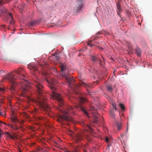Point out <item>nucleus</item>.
<instances>
[{
	"instance_id": "1",
	"label": "nucleus",
	"mask_w": 152,
	"mask_h": 152,
	"mask_svg": "<svg viewBox=\"0 0 152 152\" xmlns=\"http://www.w3.org/2000/svg\"><path fill=\"white\" fill-rule=\"evenodd\" d=\"M24 74V70L22 68H19L14 70L12 73L7 75L6 78L12 85L11 90H14L15 86L19 83L21 86L20 91L22 96H25V94L30 88L29 83L26 81Z\"/></svg>"
},
{
	"instance_id": "2",
	"label": "nucleus",
	"mask_w": 152,
	"mask_h": 152,
	"mask_svg": "<svg viewBox=\"0 0 152 152\" xmlns=\"http://www.w3.org/2000/svg\"><path fill=\"white\" fill-rule=\"evenodd\" d=\"M47 81L49 83L48 87L53 91H52V98L54 100H56L58 104L59 107H57V109L62 113L63 115H60L59 118L63 120L71 122L73 121V118L67 115L69 113L73 114H75L74 109L71 106H68L66 108L67 111L60 109L63 105V102L62 98L60 94H58L54 91L56 89V86L57 85V82L54 79L51 78L49 80L46 79Z\"/></svg>"
},
{
	"instance_id": "3",
	"label": "nucleus",
	"mask_w": 152,
	"mask_h": 152,
	"mask_svg": "<svg viewBox=\"0 0 152 152\" xmlns=\"http://www.w3.org/2000/svg\"><path fill=\"white\" fill-rule=\"evenodd\" d=\"M28 67L30 69L31 73L33 75L34 80L33 83L37 88V91L39 95L36 99H31V100L32 101L36 103L40 107L44 110H47L49 109V107L46 102V99L45 98L46 95L44 93L42 81L38 78L35 72L37 71V67L32 63L28 65Z\"/></svg>"
},
{
	"instance_id": "4",
	"label": "nucleus",
	"mask_w": 152,
	"mask_h": 152,
	"mask_svg": "<svg viewBox=\"0 0 152 152\" xmlns=\"http://www.w3.org/2000/svg\"><path fill=\"white\" fill-rule=\"evenodd\" d=\"M61 70L60 73L61 75L65 78L69 86H70L71 84H72L75 82V80L69 77V73L68 71L66 70L65 65L63 64L61 65Z\"/></svg>"
},
{
	"instance_id": "5",
	"label": "nucleus",
	"mask_w": 152,
	"mask_h": 152,
	"mask_svg": "<svg viewBox=\"0 0 152 152\" xmlns=\"http://www.w3.org/2000/svg\"><path fill=\"white\" fill-rule=\"evenodd\" d=\"M75 107L77 110L81 109L82 111H83L86 115L88 117V113L86 111V110L85 108L82 106L80 104L78 106H75Z\"/></svg>"
},
{
	"instance_id": "6",
	"label": "nucleus",
	"mask_w": 152,
	"mask_h": 152,
	"mask_svg": "<svg viewBox=\"0 0 152 152\" xmlns=\"http://www.w3.org/2000/svg\"><path fill=\"white\" fill-rule=\"evenodd\" d=\"M83 6V3L82 1H80L78 0L77 1V4L76 6V10L77 11L80 10L82 7Z\"/></svg>"
},
{
	"instance_id": "7",
	"label": "nucleus",
	"mask_w": 152,
	"mask_h": 152,
	"mask_svg": "<svg viewBox=\"0 0 152 152\" xmlns=\"http://www.w3.org/2000/svg\"><path fill=\"white\" fill-rule=\"evenodd\" d=\"M83 86L85 88H87V87H90V85L88 84H87L86 83H84L83 82H81L80 83L79 85L78 84H76L75 85V88H77L79 87L80 86Z\"/></svg>"
},
{
	"instance_id": "8",
	"label": "nucleus",
	"mask_w": 152,
	"mask_h": 152,
	"mask_svg": "<svg viewBox=\"0 0 152 152\" xmlns=\"http://www.w3.org/2000/svg\"><path fill=\"white\" fill-rule=\"evenodd\" d=\"M4 88H0V97L3 96V94L4 93ZM3 98H0V103H2L3 102ZM0 115H1L3 116V115H2L1 114V110H0Z\"/></svg>"
},
{
	"instance_id": "9",
	"label": "nucleus",
	"mask_w": 152,
	"mask_h": 152,
	"mask_svg": "<svg viewBox=\"0 0 152 152\" xmlns=\"http://www.w3.org/2000/svg\"><path fill=\"white\" fill-rule=\"evenodd\" d=\"M91 58H92V60L94 62H98L99 63H100L101 62V60L99 58L95 56H91Z\"/></svg>"
},
{
	"instance_id": "10",
	"label": "nucleus",
	"mask_w": 152,
	"mask_h": 152,
	"mask_svg": "<svg viewBox=\"0 0 152 152\" xmlns=\"http://www.w3.org/2000/svg\"><path fill=\"white\" fill-rule=\"evenodd\" d=\"M141 50L138 48H137L135 49V54L138 56H140L141 55Z\"/></svg>"
},
{
	"instance_id": "11",
	"label": "nucleus",
	"mask_w": 152,
	"mask_h": 152,
	"mask_svg": "<svg viewBox=\"0 0 152 152\" xmlns=\"http://www.w3.org/2000/svg\"><path fill=\"white\" fill-rule=\"evenodd\" d=\"M116 7L117 9V11L119 12H122V10L121 8V6L120 4V2L118 1V2L116 3Z\"/></svg>"
},
{
	"instance_id": "12",
	"label": "nucleus",
	"mask_w": 152,
	"mask_h": 152,
	"mask_svg": "<svg viewBox=\"0 0 152 152\" xmlns=\"http://www.w3.org/2000/svg\"><path fill=\"white\" fill-rule=\"evenodd\" d=\"M79 100L80 103H82L86 102L87 101V100L86 98L83 97H80L79 99Z\"/></svg>"
},
{
	"instance_id": "13",
	"label": "nucleus",
	"mask_w": 152,
	"mask_h": 152,
	"mask_svg": "<svg viewBox=\"0 0 152 152\" xmlns=\"http://www.w3.org/2000/svg\"><path fill=\"white\" fill-rule=\"evenodd\" d=\"M128 47L129 50H128V52L129 53H132V51L133 50L132 46L130 44H129L128 45Z\"/></svg>"
},
{
	"instance_id": "14",
	"label": "nucleus",
	"mask_w": 152,
	"mask_h": 152,
	"mask_svg": "<svg viewBox=\"0 0 152 152\" xmlns=\"http://www.w3.org/2000/svg\"><path fill=\"white\" fill-rule=\"evenodd\" d=\"M106 87L107 91L110 92H111L113 90V88L111 85H107Z\"/></svg>"
},
{
	"instance_id": "15",
	"label": "nucleus",
	"mask_w": 152,
	"mask_h": 152,
	"mask_svg": "<svg viewBox=\"0 0 152 152\" xmlns=\"http://www.w3.org/2000/svg\"><path fill=\"white\" fill-rule=\"evenodd\" d=\"M8 126L14 129L17 130L18 129V126H13L10 124H8Z\"/></svg>"
},
{
	"instance_id": "16",
	"label": "nucleus",
	"mask_w": 152,
	"mask_h": 152,
	"mask_svg": "<svg viewBox=\"0 0 152 152\" xmlns=\"http://www.w3.org/2000/svg\"><path fill=\"white\" fill-rule=\"evenodd\" d=\"M5 134L7 136L10 137V138L13 139H14V137L12 136L11 134L9 133L8 132H5Z\"/></svg>"
},
{
	"instance_id": "17",
	"label": "nucleus",
	"mask_w": 152,
	"mask_h": 152,
	"mask_svg": "<svg viewBox=\"0 0 152 152\" xmlns=\"http://www.w3.org/2000/svg\"><path fill=\"white\" fill-rule=\"evenodd\" d=\"M128 124L127 125V129H126V132H125L123 134H121V137H123L124 136H126V134L127 133L128 131Z\"/></svg>"
},
{
	"instance_id": "18",
	"label": "nucleus",
	"mask_w": 152,
	"mask_h": 152,
	"mask_svg": "<svg viewBox=\"0 0 152 152\" xmlns=\"http://www.w3.org/2000/svg\"><path fill=\"white\" fill-rule=\"evenodd\" d=\"M116 125L118 130L121 129V125L120 123H117Z\"/></svg>"
},
{
	"instance_id": "19",
	"label": "nucleus",
	"mask_w": 152,
	"mask_h": 152,
	"mask_svg": "<svg viewBox=\"0 0 152 152\" xmlns=\"http://www.w3.org/2000/svg\"><path fill=\"white\" fill-rule=\"evenodd\" d=\"M90 110H94L95 113H96V110L94 108V107L93 106H91L90 107Z\"/></svg>"
},
{
	"instance_id": "20",
	"label": "nucleus",
	"mask_w": 152,
	"mask_h": 152,
	"mask_svg": "<svg viewBox=\"0 0 152 152\" xmlns=\"http://www.w3.org/2000/svg\"><path fill=\"white\" fill-rule=\"evenodd\" d=\"M112 105L113 107L116 110H117V109L116 107V104L114 102H112Z\"/></svg>"
},
{
	"instance_id": "21",
	"label": "nucleus",
	"mask_w": 152,
	"mask_h": 152,
	"mask_svg": "<svg viewBox=\"0 0 152 152\" xmlns=\"http://www.w3.org/2000/svg\"><path fill=\"white\" fill-rule=\"evenodd\" d=\"M119 106L121 107L122 110H124L125 109L124 105L123 104L121 103L119 104Z\"/></svg>"
},
{
	"instance_id": "22",
	"label": "nucleus",
	"mask_w": 152,
	"mask_h": 152,
	"mask_svg": "<svg viewBox=\"0 0 152 152\" xmlns=\"http://www.w3.org/2000/svg\"><path fill=\"white\" fill-rule=\"evenodd\" d=\"M98 118L97 116H94V123H97L98 122Z\"/></svg>"
},
{
	"instance_id": "23",
	"label": "nucleus",
	"mask_w": 152,
	"mask_h": 152,
	"mask_svg": "<svg viewBox=\"0 0 152 152\" xmlns=\"http://www.w3.org/2000/svg\"><path fill=\"white\" fill-rule=\"evenodd\" d=\"M77 139L78 140H81L82 139V137L80 135H77Z\"/></svg>"
},
{
	"instance_id": "24",
	"label": "nucleus",
	"mask_w": 152,
	"mask_h": 152,
	"mask_svg": "<svg viewBox=\"0 0 152 152\" xmlns=\"http://www.w3.org/2000/svg\"><path fill=\"white\" fill-rule=\"evenodd\" d=\"M11 18V20H10V24H12L14 22V20L13 19V18Z\"/></svg>"
},
{
	"instance_id": "25",
	"label": "nucleus",
	"mask_w": 152,
	"mask_h": 152,
	"mask_svg": "<svg viewBox=\"0 0 152 152\" xmlns=\"http://www.w3.org/2000/svg\"><path fill=\"white\" fill-rule=\"evenodd\" d=\"M88 127L89 129L91 131H92L93 130V129H92V128L90 126H88Z\"/></svg>"
},
{
	"instance_id": "26",
	"label": "nucleus",
	"mask_w": 152,
	"mask_h": 152,
	"mask_svg": "<svg viewBox=\"0 0 152 152\" xmlns=\"http://www.w3.org/2000/svg\"><path fill=\"white\" fill-rule=\"evenodd\" d=\"M110 114L113 117H114V113H113V112H110Z\"/></svg>"
},
{
	"instance_id": "27",
	"label": "nucleus",
	"mask_w": 152,
	"mask_h": 152,
	"mask_svg": "<svg viewBox=\"0 0 152 152\" xmlns=\"http://www.w3.org/2000/svg\"><path fill=\"white\" fill-rule=\"evenodd\" d=\"M35 23L34 22H31L30 23V24L31 26H33Z\"/></svg>"
},
{
	"instance_id": "28",
	"label": "nucleus",
	"mask_w": 152,
	"mask_h": 152,
	"mask_svg": "<svg viewBox=\"0 0 152 152\" xmlns=\"http://www.w3.org/2000/svg\"><path fill=\"white\" fill-rule=\"evenodd\" d=\"M9 16L11 18H12L13 17L12 16V14L11 13H10L9 14Z\"/></svg>"
},
{
	"instance_id": "29",
	"label": "nucleus",
	"mask_w": 152,
	"mask_h": 152,
	"mask_svg": "<svg viewBox=\"0 0 152 152\" xmlns=\"http://www.w3.org/2000/svg\"><path fill=\"white\" fill-rule=\"evenodd\" d=\"M109 138L108 137H107L105 138V141L107 142H108L109 141Z\"/></svg>"
},
{
	"instance_id": "30",
	"label": "nucleus",
	"mask_w": 152,
	"mask_h": 152,
	"mask_svg": "<svg viewBox=\"0 0 152 152\" xmlns=\"http://www.w3.org/2000/svg\"><path fill=\"white\" fill-rule=\"evenodd\" d=\"M91 42V41H90V42H89L88 43V45L90 46L91 47L93 45L91 44V43H90V42Z\"/></svg>"
},
{
	"instance_id": "31",
	"label": "nucleus",
	"mask_w": 152,
	"mask_h": 152,
	"mask_svg": "<svg viewBox=\"0 0 152 152\" xmlns=\"http://www.w3.org/2000/svg\"><path fill=\"white\" fill-rule=\"evenodd\" d=\"M121 12H118V11H117V13L118 14V15L120 17H121Z\"/></svg>"
},
{
	"instance_id": "32",
	"label": "nucleus",
	"mask_w": 152,
	"mask_h": 152,
	"mask_svg": "<svg viewBox=\"0 0 152 152\" xmlns=\"http://www.w3.org/2000/svg\"><path fill=\"white\" fill-rule=\"evenodd\" d=\"M12 120L14 122H16V121H17V120L16 119H15L14 118H13L12 119Z\"/></svg>"
},
{
	"instance_id": "33",
	"label": "nucleus",
	"mask_w": 152,
	"mask_h": 152,
	"mask_svg": "<svg viewBox=\"0 0 152 152\" xmlns=\"http://www.w3.org/2000/svg\"><path fill=\"white\" fill-rule=\"evenodd\" d=\"M110 146V145L109 144L107 145V148H108L109 149V147Z\"/></svg>"
},
{
	"instance_id": "34",
	"label": "nucleus",
	"mask_w": 152,
	"mask_h": 152,
	"mask_svg": "<svg viewBox=\"0 0 152 152\" xmlns=\"http://www.w3.org/2000/svg\"><path fill=\"white\" fill-rule=\"evenodd\" d=\"M4 73V72H2V71H1V73H0V74H1V75H3V73Z\"/></svg>"
},
{
	"instance_id": "35",
	"label": "nucleus",
	"mask_w": 152,
	"mask_h": 152,
	"mask_svg": "<svg viewBox=\"0 0 152 152\" xmlns=\"http://www.w3.org/2000/svg\"><path fill=\"white\" fill-rule=\"evenodd\" d=\"M100 34H101L99 32L98 33H97V35H100Z\"/></svg>"
},
{
	"instance_id": "36",
	"label": "nucleus",
	"mask_w": 152,
	"mask_h": 152,
	"mask_svg": "<svg viewBox=\"0 0 152 152\" xmlns=\"http://www.w3.org/2000/svg\"><path fill=\"white\" fill-rule=\"evenodd\" d=\"M83 124V125H84V122H83V121L82 122V123L81 124Z\"/></svg>"
},
{
	"instance_id": "37",
	"label": "nucleus",
	"mask_w": 152,
	"mask_h": 152,
	"mask_svg": "<svg viewBox=\"0 0 152 152\" xmlns=\"http://www.w3.org/2000/svg\"><path fill=\"white\" fill-rule=\"evenodd\" d=\"M101 118H101V121H102V119H103V117H101Z\"/></svg>"
},
{
	"instance_id": "38",
	"label": "nucleus",
	"mask_w": 152,
	"mask_h": 152,
	"mask_svg": "<svg viewBox=\"0 0 152 152\" xmlns=\"http://www.w3.org/2000/svg\"><path fill=\"white\" fill-rule=\"evenodd\" d=\"M103 49V48H100L101 50H102Z\"/></svg>"
},
{
	"instance_id": "39",
	"label": "nucleus",
	"mask_w": 152,
	"mask_h": 152,
	"mask_svg": "<svg viewBox=\"0 0 152 152\" xmlns=\"http://www.w3.org/2000/svg\"><path fill=\"white\" fill-rule=\"evenodd\" d=\"M58 121H59V120H58Z\"/></svg>"
},
{
	"instance_id": "40",
	"label": "nucleus",
	"mask_w": 152,
	"mask_h": 152,
	"mask_svg": "<svg viewBox=\"0 0 152 152\" xmlns=\"http://www.w3.org/2000/svg\"><path fill=\"white\" fill-rule=\"evenodd\" d=\"M102 58L104 59V58L103 57H102Z\"/></svg>"
},
{
	"instance_id": "41",
	"label": "nucleus",
	"mask_w": 152,
	"mask_h": 152,
	"mask_svg": "<svg viewBox=\"0 0 152 152\" xmlns=\"http://www.w3.org/2000/svg\"><path fill=\"white\" fill-rule=\"evenodd\" d=\"M19 152H21L20 151H19Z\"/></svg>"
},
{
	"instance_id": "42",
	"label": "nucleus",
	"mask_w": 152,
	"mask_h": 152,
	"mask_svg": "<svg viewBox=\"0 0 152 152\" xmlns=\"http://www.w3.org/2000/svg\"><path fill=\"white\" fill-rule=\"evenodd\" d=\"M35 112H36V113H36L37 111H35Z\"/></svg>"
}]
</instances>
